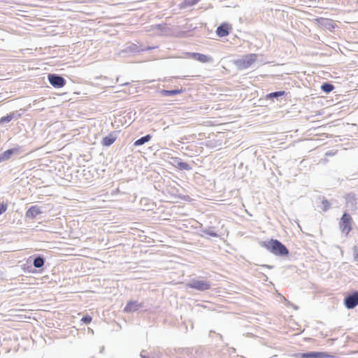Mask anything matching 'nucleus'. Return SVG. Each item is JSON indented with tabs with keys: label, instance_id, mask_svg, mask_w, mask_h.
I'll use <instances>...</instances> for the list:
<instances>
[{
	"label": "nucleus",
	"instance_id": "f257e3e1",
	"mask_svg": "<svg viewBox=\"0 0 358 358\" xmlns=\"http://www.w3.org/2000/svg\"><path fill=\"white\" fill-rule=\"evenodd\" d=\"M260 245L276 256L285 257L289 254V250L287 247L276 239H271L269 241H262Z\"/></svg>",
	"mask_w": 358,
	"mask_h": 358
},
{
	"label": "nucleus",
	"instance_id": "f03ea898",
	"mask_svg": "<svg viewBox=\"0 0 358 358\" xmlns=\"http://www.w3.org/2000/svg\"><path fill=\"white\" fill-rule=\"evenodd\" d=\"M257 59V54H248L236 60V65L241 70L247 69L255 62Z\"/></svg>",
	"mask_w": 358,
	"mask_h": 358
},
{
	"label": "nucleus",
	"instance_id": "7ed1b4c3",
	"mask_svg": "<svg viewBox=\"0 0 358 358\" xmlns=\"http://www.w3.org/2000/svg\"><path fill=\"white\" fill-rule=\"evenodd\" d=\"M187 287L203 292L210 288L211 283L207 280H192L187 284Z\"/></svg>",
	"mask_w": 358,
	"mask_h": 358
},
{
	"label": "nucleus",
	"instance_id": "20e7f679",
	"mask_svg": "<svg viewBox=\"0 0 358 358\" xmlns=\"http://www.w3.org/2000/svg\"><path fill=\"white\" fill-rule=\"evenodd\" d=\"M296 357L298 358H335L334 355L328 352L314 351L299 353Z\"/></svg>",
	"mask_w": 358,
	"mask_h": 358
},
{
	"label": "nucleus",
	"instance_id": "39448f33",
	"mask_svg": "<svg viewBox=\"0 0 358 358\" xmlns=\"http://www.w3.org/2000/svg\"><path fill=\"white\" fill-rule=\"evenodd\" d=\"M352 221L351 216L348 213H344L339 223L340 229L343 233L349 234L352 229Z\"/></svg>",
	"mask_w": 358,
	"mask_h": 358
},
{
	"label": "nucleus",
	"instance_id": "423d86ee",
	"mask_svg": "<svg viewBox=\"0 0 358 358\" xmlns=\"http://www.w3.org/2000/svg\"><path fill=\"white\" fill-rule=\"evenodd\" d=\"M50 84L55 88H61L66 84V80L60 75L50 73L48 76Z\"/></svg>",
	"mask_w": 358,
	"mask_h": 358
},
{
	"label": "nucleus",
	"instance_id": "0eeeda50",
	"mask_svg": "<svg viewBox=\"0 0 358 358\" xmlns=\"http://www.w3.org/2000/svg\"><path fill=\"white\" fill-rule=\"evenodd\" d=\"M344 303L348 309H352L358 305V291H355L348 295L344 300Z\"/></svg>",
	"mask_w": 358,
	"mask_h": 358
},
{
	"label": "nucleus",
	"instance_id": "6e6552de",
	"mask_svg": "<svg viewBox=\"0 0 358 358\" xmlns=\"http://www.w3.org/2000/svg\"><path fill=\"white\" fill-rule=\"evenodd\" d=\"M188 58L199 61L201 63H210L213 61L210 56L199 52H186Z\"/></svg>",
	"mask_w": 358,
	"mask_h": 358
},
{
	"label": "nucleus",
	"instance_id": "1a4fd4ad",
	"mask_svg": "<svg viewBox=\"0 0 358 358\" xmlns=\"http://www.w3.org/2000/svg\"><path fill=\"white\" fill-rule=\"evenodd\" d=\"M20 147L17 146L13 148L8 149L0 155V162L8 160L12 155L20 153Z\"/></svg>",
	"mask_w": 358,
	"mask_h": 358
},
{
	"label": "nucleus",
	"instance_id": "9d476101",
	"mask_svg": "<svg viewBox=\"0 0 358 358\" xmlns=\"http://www.w3.org/2000/svg\"><path fill=\"white\" fill-rule=\"evenodd\" d=\"M346 208L349 210H355L357 209V198L354 194H348L345 196Z\"/></svg>",
	"mask_w": 358,
	"mask_h": 358
},
{
	"label": "nucleus",
	"instance_id": "9b49d317",
	"mask_svg": "<svg viewBox=\"0 0 358 358\" xmlns=\"http://www.w3.org/2000/svg\"><path fill=\"white\" fill-rule=\"evenodd\" d=\"M143 305L142 303H138L136 301H129L124 308L125 313H134L143 308Z\"/></svg>",
	"mask_w": 358,
	"mask_h": 358
},
{
	"label": "nucleus",
	"instance_id": "f8f14e48",
	"mask_svg": "<svg viewBox=\"0 0 358 358\" xmlns=\"http://www.w3.org/2000/svg\"><path fill=\"white\" fill-rule=\"evenodd\" d=\"M43 213L41 207L38 206H31L26 212V217L34 219L37 215Z\"/></svg>",
	"mask_w": 358,
	"mask_h": 358
},
{
	"label": "nucleus",
	"instance_id": "ddd939ff",
	"mask_svg": "<svg viewBox=\"0 0 358 358\" xmlns=\"http://www.w3.org/2000/svg\"><path fill=\"white\" fill-rule=\"evenodd\" d=\"M231 26L226 22L221 24L216 29V34L220 37H224L229 35Z\"/></svg>",
	"mask_w": 358,
	"mask_h": 358
},
{
	"label": "nucleus",
	"instance_id": "4468645a",
	"mask_svg": "<svg viewBox=\"0 0 358 358\" xmlns=\"http://www.w3.org/2000/svg\"><path fill=\"white\" fill-rule=\"evenodd\" d=\"M117 138V136L114 132L110 133L108 136L103 137L101 141V144L103 146L108 147L111 145Z\"/></svg>",
	"mask_w": 358,
	"mask_h": 358
},
{
	"label": "nucleus",
	"instance_id": "2eb2a0df",
	"mask_svg": "<svg viewBox=\"0 0 358 358\" xmlns=\"http://www.w3.org/2000/svg\"><path fill=\"white\" fill-rule=\"evenodd\" d=\"M33 265L36 268H42L44 264L45 259L41 255H36L33 256Z\"/></svg>",
	"mask_w": 358,
	"mask_h": 358
},
{
	"label": "nucleus",
	"instance_id": "dca6fc26",
	"mask_svg": "<svg viewBox=\"0 0 358 358\" xmlns=\"http://www.w3.org/2000/svg\"><path fill=\"white\" fill-rule=\"evenodd\" d=\"M183 91L184 90L182 88L176 89V90H162L160 91V94L163 96H176V95L180 94L182 93Z\"/></svg>",
	"mask_w": 358,
	"mask_h": 358
},
{
	"label": "nucleus",
	"instance_id": "f3484780",
	"mask_svg": "<svg viewBox=\"0 0 358 358\" xmlns=\"http://www.w3.org/2000/svg\"><path fill=\"white\" fill-rule=\"evenodd\" d=\"M174 162L176 163V167L180 170L190 171L192 169V167L189 164L182 162L178 158H175Z\"/></svg>",
	"mask_w": 358,
	"mask_h": 358
},
{
	"label": "nucleus",
	"instance_id": "a211bd4d",
	"mask_svg": "<svg viewBox=\"0 0 358 358\" xmlns=\"http://www.w3.org/2000/svg\"><path fill=\"white\" fill-rule=\"evenodd\" d=\"M285 94V91H276L269 93L266 95V99L267 100H273L274 99L278 100L279 97L282 96Z\"/></svg>",
	"mask_w": 358,
	"mask_h": 358
},
{
	"label": "nucleus",
	"instance_id": "6ab92c4d",
	"mask_svg": "<svg viewBox=\"0 0 358 358\" xmlns=\"http://www.w3.org/2000/svg\"><path fill=\"white\" fill-rule=\"evenodd\" d=\"M151 138H152V136L150 134H147L144 136H142L140 138L137 139L134 142V146L142 145L145 144V143L148 142L151 139Z\"/></svg>",
	"mask_w": 358,
	"mask_h": 358
},
{
	"label": "nucleus",
	"instance_id": "aec40b11",
	"mask_svg": "<svg viewBox=\"0 0 358 358\" xmlns=\"http://www.w3.org/2000/svg\"><path fill=\"white\" fill-rule=\"evenodd\" d=\"M334 89V86L330 83H324L321 85V90L327 94L333 91Z\"/></svg>",
	"mask_w": 358,
	"mask_h": 358
},
{
	"label": "nucleus",
	"instance_id": "412c9836",
	"mask_svg": "<svg viewBox=\"0 0 358 358\" xmlns=\"http://www.w3.org/2000/svg\"><path fill=\"white\" fill-rule=\"evenodd\" d=\"M201 231L202 233H203L204 234L212 236V237H217L218 236L217 234L215 231H214L212 229V228H210V227L201 229Z\"/></svg>",
	"mask_w": 358,
	"mask_h": 358
},
{
	"label": "nucleus",
	"instance_id": "4be33fe9",
	"mask_svg": "<svg viewBox=\"0 0 358 358\" xmlns=\"http://www.w3.org/2000/svg\"><path fill=\"white\" fill-rule=\"evenodd\" d=\"M12 120H13L12 115L10 113L7 114L6 115L3 116L0 118V124H3L5 123H8V122H10Z\"/></svg>",
	"mask_w": 358,
	"mask_h": 358
},
{
	"label": "nucleus",
	"instance_id": "5701e85b",
	"mask_svg": "<svg viewBox=\"0 0 358 358\" xmlns=\"http://www.w3.org/2000/svg\"><path fill=\"white\" fill-rule=\"evenodd\" d=\"M141 358H156L155 356L146 350H143L140 353Z\"/></svg>",
	"mask_w": 358,
	"mask_h": 358
},
{
	"label": "nucleus",
	"instance_id": "b1692460",
	"mask_svg": "<svg viewBox=\"0 0 358 358\" xmlns=\"http://www.w3.org/2000/svg\"><path fill=\"white\" fill-rule=\"evenodd\" d=\"M322 210L323 211H327L328 210L330 207H331V204L330 203L325 199H324L322 201Z\"/></svg>",
	"mask_w": 358,
	"mask_h": 358
},
{
	"label": "nucleus",
	"instance_id": "393cba45",
	"mask_svg": "<svg viewBox=\"0 0 358 358\" xmlns=\"http://www.w3.org/2000/svg\"><path fill=\"white\" fill-rule=\"evenodd\" d=\"M81 321L84 324H90L92 322V317L90 316L89 315H84L82 317Z\"/></svg>",
	"mask_w": 358,
	"mask_h": 358
},
{
	"label": "nucleus",
	"instance_id": "a878e982",
	"mask_svg": "<svg viewBox=\"0 0 358 358\" xmlns=\"http://www.w3.org/2000/svg\"><path fill=\"white\" fill-rule=\"evenodd\" d=\"M8 208V205L4 203H0V215L3 214Z\"/></svg>",
	"mask_w": 358,
	"mask_h": 358
},
{
	"label": "nucleus",
	"instance_id": "bb28decb",
	"mask_svg": "<svg viewBox=\"0 0 358 358\" xmlns=\"http://www.w3.org/2000/svg\"><path fill=\"white\" fill-rule=\"evenodd\" d=\"M11 115H12V118L13 120L15 119V120H17L18 118H20L21 117V113H20L18 111H13L12 113H10Z\"/></svg>",
	"mask_w": 358,
	"mask_h": 358
},
{
	"label": "nucleus",
	"instance_id": "cd10ccee",
	"mask_svg": "<svg viewBox=\"0 0 358 358\" xmlns=\"http://www.w3.org/2000/svg\"><path fill=\"white\" fill-rule=\"evenodd\" d=\"M197 2H198V0H193L191 2H189V4L190 6H193V5L196 4Z\"/></svg>",
	"mask_w": 358,
	"mask_h": 358
},
{
	"label": "nucleus",
	"instance_id": "c85d7f7f",
	"mask_svg": "<svg viewBox=\"0 0 358 358\" xmlns=\"http://www.w3.org/2000/svg\"><path fill=\"white\" fill-rule=\"evenodd\" d=\"M132 47V50H134V51H136V49H137V46L135 45V44H132V45L131 46V48Z\"/></svg>",
	"mask_w": 358,
	"mask_h": 358
},
{
	"label": "nucleus",
	"instance_id": "c756f323",
	"mask_svg": "<svg viewBox=\"0 0 358 358\" xmlns=\"http://www.w3.org/2000/svg\"><path fill=\"white\" fill-rule=\"evenodd\" d=\"M325 20L328 22L329 25H331V28H334V26H333V24H332L331 22H330V21H329V20Z\"/></svg>",
	"mask_w": 358,
	"mask_h": 358
}]
</instances>
